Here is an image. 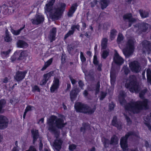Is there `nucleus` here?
Returning <instances> with one entry per match:
<instances>
[{
	"mask_svg": "<svg viewBox=\"0 0 151 151\" xmlns=\"http://www.w3.org/2000/svg\"><path fill=\"white\" fill-rule=\"evenodd\" d=\"M44 20L43 15L40 13L37 14L33 19L32 20L33 24H38L43 22Z\"/></svg>",
	"mask_w": 151,
	"mask_h": 151,
	"instance_id": "9b49d317",
	"label": "nucleus"
},
{
	"mask_svg": "<svg viewBox=\"0 0 151 151\" xmlns=\"http://www.w3.org/2000/svg\"><path fill=\"white\" fill-rule=\"evenodd\" d=\"M26 151H37L36 149L33 146H31L29 149Z\"/></svg>",
	"mask_w": 151,
	"mask_h": 151,
	"instance_id": "603ef678",
	"label": "nucleus"
},
{
	"mask_svg": "<svg viewBox=\"0 0 151 151\" xmlns=\"http://www.w3.org/2000/svg\"><path fill=\"white\" fill-rule=\"evenodd\" d=\"M125 86L127 88H129L131 92L138 93L140 90V87L137 82L135 76H130L129 79L126 81Z\"/></svg>",
	"mask_w": 151,
	"mask_h": 151,
	"instance_id": "39448f33",
	"label": "nucleus"
},
{
	"mask_svg": "<svg viewBox=\"0 0 151 151\" xmlns=\"http://www.w3.org/2000/svg\"><path fill=\"white\" fill-rule=\"evenodd\" d=\"M53 72L51 71L49 73L45 74L43 76V79L40 83V85H43L45 84L47 81L50 79V78L53 76Z\"/></svg>",
	"mask_w": 151,
	"mask_h": 151,
	"instance_id": "4468645a",
	"label": "nucleus"
},
{
	"mask_svg": "<svg viewBox=\"0 0 151 151\" xmlns=\"http://www.w3.org/2000/svg\"><path fill=\"white\" fill-rule=\"evenodd\" d=\"M80 58L81 61L82 62H85L86 60V58L83 55V53L82 52H80Z\"/></svg>",
	"mask_w": 151,
	"mask_h": 151,
	"instance_id": "c03bdc74",
	"label": "nucleus"
},
{
	"mask_svg": "<svg viewBox=\"0 0 151 151\" xmlns=\"http://www.w3.org/2000/svg\"><path fill=\"white\" fill-rule=\"evenodd\" d=\"M106 93H105L102 92L101 93V95L100 97V99L102 100L106 96Z\"/></svg>",
	"mask_w": 151,
	"mask_h": 151,
	"instance_id": "864d4df0",
	"label": "nucleus"
},
{
	"mask_svg": "<svg viewBox=\"0 0 151 151\" xmlns=\"http://www.w3.org/2000/svg\"><path fill=\"white\" fill-rule=\"evenodd\" d=\"M129 67L132 71L135 73H138L140 71L141 69V66L137 61H134L130 63Z\"/></svg>",
	"mask_w": 151,
	"mask_h": 151,
	"instance_id": "6e6552de",
	"label": "nucleus"
},
{
	"mask_svg": "<svg viewBox=\"0 0 151 151\" xmlns=\"http://www.w3.org/2000/svg\"><path fill=\"white\" fill-rule=\"evenodd\" d=\"M4 9L3 10V13L5 15L7 14H11L12 12L10 11L9 12L8 10V7H7L5 6V7L3 8Z\"/></svg>",
	"mask_w": 151,
	"mask_h": 151,
	"instance_id": "58836bf2",
	"label": "nucleus"
},
{
	"mask_svg": "<svg viewBox=\"0 0 151 151\" xmlns=\"http://www.w3.org/2000/svg\"><path fill=\"white\" fill-rule=\"evenodd\" d=\"M40 146H39V149L40 150H41L42 148V144L41 143V140H40Z\"/></svg>",
	"mask_w": 151,
	"mask_h": 151,
	"instance_id": "338daca9",
	"label": "nucleus"
},
{
	"mask_svg": "<svg viewBox=\"0 0 151 151\" xmlns=\"http://www.w3.org/2000/svg\"><path fill=\"white\" fill-rule=\"evenodd\" d=\"M5 103L6 101L2 99L0 100V113L4 112V110L3 108Z\"/></svg>",
	"mask_w": 151,
	"mask_h": 151,
	"instance_id": "c756f323",
	"label": "nucleus"
},
{
	"mask_svg": "<svg viewBox=\"0 0 151 151\" xmlns=\"http://www.w3.org/2000/svg\"><path fill=\"white\" fill-rule=\"evenodd\" d=\"M83 128L82 127L81 129V131H83V129L84 130H86L88 127H89V126L88 125H86V126L83 125Z\"/></svg>",
	"mask_w": 151,
	"mask_h": 151,
	"instance_id": "680f3d73",
	"label": "nucleus"
},
{
	"mask_svg": "<svg viewBox=\"0 0 151 151\" xmlns=\"http://www.w3.org/2000/svg\"><path fill=\"white\" fill-rule=\"evenodd\" d=\"M93 63L95 65H97L98 63V61L97 60V56L96 54L94 56Z\"/></svg>",
	"mask_w": 151,
	"mask_h": 151,
	"instance_id": "a18cd8bd",
	"label": "nucleus"
},
{
	"mask_svg": "<svg viewBox=\"0 0 151 151\" xmlns=\"http://www.w3.org/2000/svg\"><path fill=\"white\" fill-rule=\"evenodd\" d=\"M44 119L43 118H41L39 121L38 123L40 124L41 123H43L44 122Z\"/></svg>",
	"mask_w": 151,
	"mask_h": 151,
	"instance_id": "69168bd1",
	"label": "nucleus"
},
{
	"mask_svg": "<svg viewBox=\"0 0 151 151\" xmlns=\"http://www.w3.org/2000/svg\"><path fill=\"white\" fill-rule=\"evenodd\" d=\"M145 124L150 130H151V113L144 118Z\"/></svg>",
	"mask_w": 151,
	"mask_h": 151,
	"instance_id": "dca6fc26",
	"label": "nucleus"
},
{
	"mask_svg": "<svg viewBox=\"0 0 151 151\" xmlns=\"http://www.w3.org/2000/svg\"><path fill=\"white\" fill-rule=\"evenodd\" d=\"M110 77L111 84L112 85H114L115 81V78L114 77V76L112 71H111L110 73Z\"/></svg>",
	"mask_w": 151,
	"mask_h": 151,
	"instance_id": "ea45409f",
	"label": "nucleus"
},
{
	"mask_svg": "<svg viewBox=\"0 0 151 151\" xmlns=\"http://www.w3.org/2000/svg\"><path fill=\"white\" fill-rule=\"evenodd\" d=\"M69 78L70 79V80L71 82L74 85V84H75L76 83V81L75 80L73 79L71 76H70Z\"/></svg>",
	"mask_w": 151,
	"mask_h": 151,
	"instance_id": "5fc2aeb1",
	"label": "nucleus"
},
{
	"mask_svg": "<svg viewBox=\"0 0 151 151\" xmlns=\"http://www.w3.org/2000/svg\"><path fill=\"white\" fill-rule=\"evenodd\" d=\"M9 52V51H6V52H2L1 55L3 57H7L8 55Z\"/></svg>",
	"mask_w": 151,
	"mask_h": 151,
	"instance_id": "49530a36",
	"label": "nucleus"
},
{
	"mask_svg": "<svg viewBox=\"0 0 151 151\" xmlns=\"http://www.w3.org/2000/svg\"><path fill=\"white\" fill-rule=\"evenodd\" d=\"M5 40L7 42L11 41L12 40V37L10 36L8 30H6V36L4 37Z\"/></svg>",
	"mask_w": 151,
	"mask_h": 151,
	"instance_id": "473e14b6",
	"label": "nucleus"
},
{
	"mask_svg": "<svg viewBox=\"0 0 151 151\" xmlns=\"http://www.w3.org/2000/svg\"><path fill=\"white\" fill-rule=\"evenodd\" d=\"M108 39L106 38H103L101 42V49H105L107 47V44Z\"/></svg>",
	"mask_w": 151,
	"mask_h": 151,
	"instance_id": "a878e982",
	"label": "nucleus"
},
{
	"mask_svg": "<svg viewBox=\"0 0 151 151\" xmlns=\"http://www.w3.org/2000/svg\"><path fill=\"white\" fill-rule=\"evenodd\" d=\"M33 138V142H35L36 140L38 137V130L36 129H33L31 131Z\"/></svg>",
	"mask_w": 151,
	"mask_h": 151,
	"instance_id": "cd10ccee",
	"label": "nucleus"
},
{
	"mask_svg": "<svg viewBox=\"0 0 151 151\" xmlns=\"http://www.w3.org/2000/svg\"><path fill=\"white\" fill-rule=\"evenodd\" d=\"M145 147H146V148H147L149 146V144L148 142L146 141L145 142Z\"/></svg>",
	"mask_w": 151,
	"mask_h": 151,
	"instance_id": "774afa93",
	"label": "nucleus"
},
{
	"mask_svg": "<svg viewBox=\"0 0 151 151\" xmlns=\"http://www.w3.org/2000/svg\"><path fill=\"white\" fill-rule=\"evenodd\" d=\"M33 108L34 107L33 106H27L25 109L24 111H26V113H27V111H31L33 109Z\"/></svg>",
	"mask_w": 151,
	"mask_h": 151,
	"instance_id": "de8ad7c7",
	"label": "nucleus"
},
{
	"mask_svg": "<svg viewBox=\"0 0 151 151\" xmlns=\"http://www.w3.org/2000/svg\"><path fill=\"white\" fill-rule=\"evenodd\" d=\"M79 27V26L78 25L73 26L71 28L72 29L71 30L69 31L67 33V34L65 35V38L66 39L68 36H70L71 35H72L74 32V31L75 29L76 28L78 30H79L80 28Z\"/></svg>",
	"mask_w": 151,
	"mask_h": 151,
	"instance_id": "f3484780",
	"label": "nucleus"
},
{
	"mask_svg": "<svg viewBox=\"0 0 151 151\" xmlns=\"http://www.w3.org/2000/svg\"><path fill=\"white\" fill-rule=\"evenodd\" d=\"M75 107L77 112L84 113L88 114L93 113L96 109L95 108L91 109L89 108L86 105L83 104L79 102H78L75 104Z\"/></svg>",
	"mask_w": 151,
	"mask_h": 151,
	"instance_id": "423d86ee",
	"label": "nucleus"
},
{
	"mask_svg": "<svg viewBox=\"0 0 151 151\" xmlns=\"http://www.w3.org/2000/svg\"><path fill=\"white\" fill-rule=\"evenodd\" d=\"M148 101L146 99H144L142 102L137 101L132 102L125 106V108L127 112L130 114L132 112L134 113L138 112L140 110L146 109L148 108Z\"/></svg>",
	"mask_w": 151,
	"mask_h": 151,
	"instance_id": "20e7f679",
	"label": "nucleus"
},
{
	"mask_svg": "<svg viewBox=\"0 0 151 151\" xmlns=\"http://www.w3.org/2000/svg\"><path fill=\"white\" fill-rule=\"evenodd\" d=\"M64 119L63 116H61L60 118H57L55 116H52L47 120V123L50 126L49 130L54 132L56 137L53 146L57 151H59L61 149L63 142L58 137L60 132L54 130L53 127L55 126L58 128H61L64 127L65 124L64 122Z\"/></svg>",
	"mask_w": 151,
	"mask_h": 151,
	"instance_id": "f257e3e1",
	"label": "nucleus"
},
{
	"mask_svg": "<svg viewBox=\"0 0 151 151\" xmlns=\"http://www.w3.org/2000/svg\"><path fill=\"white\" fill-rule=\"evenodd\" d=\"M79 92L77 89L73 90L70 93V99L72 101H73L76 98V96Z\"/></svg>",
	"mask_w": 151,
	"mask_h": 151,
	"instance_id": "6ab92c4d",
	"label": "nucleus"
},
{
	"mask_svg": "<svg viewBox=\"0 0 151 151\" xmlns=\"http://www.w3.org/2000/svg\"><path fill=\"white\" fill-rule=\"evenodd\" d=\"M97 1L96 0H94L93 2H91V5L92 7L94 6L97 4Z\"/></svg>",
	"mask_w": 151,
	"mask_h": 151,
	"instance_id": "13d9d810",
	"label": "nucleus"
},
{
	"mask_svg": "<svg viewBox=\"0 0 151 151\" xmlns=\"http://www.w3.org/2000/svg\"><path fill=\"white\" fill-rule=\"evenodd\" d=\"M19 148L18 147H14L12 150V151H19Z\"/></svg>",
	"mask_w": 151,
	"mask_h": 151,
	"instance_id": "0e129e2a",
	"label": "nucleus"
},
{
	"mask_svg": "<svg viewBox=\"0 0 151 151\" xmlns=\"http://www.w3.org/2000/svg\"><path fill=\"white\" fill-rule=\"evenodd\" d=\"M55 0H48V3L45 7V12L47 16L52 19H58L62 14L66 5L63 3L59 4L58 6L53 8L52 5Z\"/></svg>",
	"mask_w": 151,
	"mask_h": 151,
	"instance_id": "f03ea898",
	"label": "nucleus"
},
{
	"mask_svg": "<svg viewBox=\"0 0 151 151\" xmlns=\"http://www.w3.org/2000/svg\"><path fill=\"white\" fill-rule=\"evenodd\" d=\"M130 72L127 66H124L122 70V73H124L127 75Z\"/></svg>",
	"mask_w": 151,
	"mask_h": 151,
	"instance_id": "e433bc0d",
	"label": "nucleus"
},
{
	"mask_svg": "<svg viewBox=\"0 0 151 151\" xmlns=\"http://www.w3.org/2000/svg\"><path fill=\"white\" fill-rule=\"evenodd\" d=\"M77 7V5L76 4H73L72 6L70 9L68 13V15L69 17H70L72 16V15L76 9Z\"/></svg>",
	"mask_w": 151,
	"mask_h": 151,
	"instance_id": "aec40b11",
	"label": "nucleus"
},
{
	"mask_svg": "<svg viewBox=\"0 0 151 151\" xmlns=\"http://www.w3.org/2000/svg\"><path fill=\"white\" fill-rule=\"evenodd\" d=\"M24 28V27L20 28L17 30H15L13 29H12L11 30V32L14 35H19L21 30H22Z\"/></svg>",
	"mask_w": 151,
	"mask_h": 151,
	"instance_id": "c9c22d12",
	"label": "nucleus"
},
{
	"mask_svg": "<svg viewBox=\"0 0 151 151\" xmlns=\"http://www.w3.org/2000/svg\"><path fill=\"white\" fill-rule=\"evenodd\" d=\"M140 13L141 17L143 18L147 17L148 16V13L147 12L140 11Z\"/></svg>",
	"mask_w": 151,
	"mask_h": 151,
	"instance_id": "4c0bfd02",
	"label": "nucleus"
},
{
	"mask_svg": "<svg viewBox=\"0 0 151 151\" xmlns=\"http://www.w3.org/2000/svg\"><path fill=\"white\" fill-rule=\"evenodd\" d=\"M147 81L151 84V71L149 69L147 70Z\"/></svg>",
	"mask_w": 151,
	"mask_h": 151,
	"instance_id": "72a5a7b5",
	"label": "nucleus"
},
{
	"mask_svg": "<svg viewBox=\"0 0 151 151\" xmlns=\"http://www.w3.org/2000/svg\"><path fill=\"white\" fill-rule=\"evenodd\" d=\"M17 52H15L13 56H12L11 58V61L13 62L18 58V55L17 54Z\"/></svg>",
	"mask_w": 151,
	"mask_h": 151,
	"instance_id": "79ce46f5",
	"label": "nucleus"
},
{
	"mask_svg": "<svg viewBox=\"0 0 151 151\" xmlns=\"http://www.w3.org/2000/svg\"><path fill=\"white\" fill-rule=\"evenodd\" d=\"M56 28H53L50 31V32L49 36V38L51 42L55 39V37L56 34Z\"/></svg>",
	"mask_w": 151,
	"mask_h": 151,
	"instance_id": "a211bd4d",
	"label": "nucleus"
},
{
	"mask_svg": "<svg viewBox=\"0 0 151 151\" xmlns=\"http://www.w3.org/2000/svg\"><path fill=\"white\" fill-rule=\"evenodd\" d=\"M8 10L9 12L11 11L12 12L11 13H12L13 12L14 9L13 6H10L8 8Z\"/></svg>",
	"mask_w": 151,
	"mask_h": 151,
	"instance_id": "6e6d98bb",
	"label": "nucleus"
},
{
	"mask_svg": "<svg viewBox=\"0 0 151 151\" xmlns=\"http://www.w3.org/2000/svg\"><path fill=\"white\" fill-rule=\"evenodd\" d=\"M27 73V71H18L15 76V78L17 81H19L23 79Z\"/></svg>",
	"mask_w": 151,
	"mask_h": 151,
	"instance_id": "ddd939ff",
	"label": "nucleus"
},
{
	"mask_svg": "<svg viewBox=\"0 0 151 151\" xmlns=\"http://www.w3.org/2000/svg\"><path fill=\"white\" fill-rule=\"evenodd\" d=\"M118 138L115 136H113L111 138V144L113 145H117L118 144Z\"/></svg>",
	"mask_w": 151,
	"mask_h": 151,
	"instance_id": "2f4dec72",
	"label": "nucleus"
},
{
	"mask_svg": "<svg viewBox=\"0 0 151 151\" xmlns=\"http://www.w3.org/2000/svg\"><path fill=\"white\" fill-rule=\"evenodd\" d=\"M130 136L138 137V134L134 133L132 132H130L127 134L124 137H122L121 139L120 145L124 151L127 150V139Z\"/></svg>",
	"mask_w": 151,
	"mask_h": 151,
	"instance_id": "0eeeda50",
	"label": "nucleus"
},
{
	"mask_svg": "<svg viewBox=\"0 0 151 151\" xmlns=\"http://www.w3.org/2000/svg\"><path fill=\"white\" fill-rule=\"evenodd\" d=\"M125 96V94L124 92H122L120 93L119 98L120 103L121 104H123L125 102V100L124 99Z\"/></svg>",
	"mask_w": 151,
	"mask_h": 151,
	"instance_id": "c85d7f7f",
	"label": "nucleus"
},
{
	"mask_svg": "<svg viewBox=\"0 0 151 151\" xmlns=\"http://www.w3.org/2000/svg\"><path fill=\"white\" fill-rule=\"evenodd\" d=\"M78 84L80 87L82 89L83 86V82L82 81H80L79 82Z\"/></svg>",
	"mask_w": 151,
	"mask_h": 151,
	"instance_id": "e2e57ef3",
	"label": "nucleus"
},
{
	"mask_svg": "<svg viewBox=\"0 0 151 151\" xmlns=\"http://www.w3.org/2000/svg\"><path fill=\"white\" fill-rule=\"evenodd\" d=\"M17 54L18 55L19 54V59H22L24 58L28 55V52L26 51H22L21 52L20 51H18Z\"/></svg>",
	"mask_w": 151,
	"mask_h": 151,
	"instance_id": "4be33fe9",
	"label": "nucleus"
},
{
	"mask_svg": "<svg viewBox=\"0 0 151 151\" xmlns=\"http://www.w3.org/2000/svg\"><path fill=\"white\" fill-rule=\"evenodd\" d=\"M114 61L117 64L121 65L124 63L123 59L119 56L116 51L115 52L114 58Z\"/></svg>",
	"mask_w": 151,
	"mask_h": 151,
	"instance_id": "2eb2a0df",
	"label": "nucleus"
},
{
	"mask_svg": "<svg viewBox=\"0 0 151 151\" xmlns=\"http://www.w3.org/2000/svg\"><path fill=\"white\" fill-rule=\"evenodd\" d=\"M32 91L33 92H39L40 89L39 87L37 86H35L32 87Z\"/></svg>",
	"mask_w": 151,
	"mask_h": 151,
	"instance_id": "37998d69",
	"label": "nucleus"
},
{
	"mask_svg": "<svg viewBox=\"0 0 151 151\" xmlns=\"http://www.w3.org/2000/svg\"><path fill=\"white\" fill-rule=\"evenodd\" d=\"M8 80L7 78L3 79L1 80V81L3 83H6L8 82Z\"/></svg>",
	"mask_w": 151,
	"mask_h": 151,
	"instance_id": "052dcab7",
	"label": "nucleus"
},
{
	"mask_svg": "<svg viewBox=\"0 0 151 151\" xmlns=\"http://www.w3.org/2000/svg\"><path fill=\"white\" fill-rule=\"evenodd\" d=\"M100 86V83L98 82L96 86V93H98L99 91V89Z\"/></svg>",
	"mask_w": 151,
	"mask_h": 151,
	"instance_id": "3c124183",
	"label": "nucleus"
},
{
	"mask_svg": "<svg viewBox=\"0 0 151 151\" xmlns=\"http://www.w3.org/2000/svg\"><path fill=\"white\" fill-rule=\"evenodd\" d=\"M100 3L102 9H103L105 8L107 6L108 1V0H100Z\"/></svg>",
	"mask_w": 151,
	"mask_h": 151,
	"instance_id": "7c9ffc66",
	"label": "nucleus"
},
{
	"mask_svg": "<svg viewBox=\"0 0 151 151\" xmlns=\"http://www.w3.org/2000/svg\"><path fill=\"white\" fill-rule=\"evenodd\" d=\"M76 146L74 145H70L69 146V149L70 150H73L76 148Z\"/></svg>",
	"mask_w": 151,
	"mask_h": 151,
	"instance_id": "8fccbe9b",
	"label": "nucleus"
},
{
	"mask_svg": "<svg viewBox=\"0 0 151 151\" xmlns=\"http://www.w3.org/2000/svg\"><path fill=\"white\" fill-rule=\"evenodd\" d=\"M116 119L117 117L116 116L114 117L112 121V124L113 126L116 127L118 129H120L121 127V124L120 123H118Z\"/></svg>",
	"mask_w": 151,
	"mask_h": 151,
	"instance_id": "b1692460",
	"label": "nucleus"
},
{
	"mask_svg": "<svg viewBox=\"0 0 151 151\" xmlns=\"http://www.w3.org/2000/svg\"><path fill=\"white\" fill-rule=\"evenodd\" d=\"M117 32L115 29H112L111 31L110 38L111 40H113L115 37Z\"/></svg>",
	"mask_w": 151,
	"mask_h": 151,
	"instance_id": "f704fd0d",
	"label": "nucleus"
},
{
	"mask_svg": "<svg viewBox=\"0 0 151 151\" xmlns=\"http://www.w3.org/2000/svg\"><path fill=\"white\" fill-rule=\"evenodd\" d=\"M17 45V47L20 48L25 47L28 46L26 42L20 40L18 41Z\"/></svg>",
	"mask_w": 151,
	"mask_h": 151,
	"instance_id": "393cba45",
	"label": "nucleus"
},
{
	"mask_svg": "<svg viewBox=\"0 0 151 151\" xmlns=\"http://www.w3.org/2000/svg\"><path fill=\"white\" fill-rule=\"evenodd\" d=\"M147 90L146 89H144L143 91L140 92L139 93V96L141 98H143V96L145 94V93L146 92Z\"/></svg>",
	"mask_w": 151,
	"mask_h": 151,
	"instance_id": "09e8293b",
	"label": "nucleus"
},
{
	"mask_svg": "<svg viewBox=\"0 0 151 151\" xmlns=\"http://www.w3.org/2000/svg\"><path fill=\"white\" fill-rule=\"evenodd\" d=\"M60 85L59 79L56 77H54L52 86L50 88L51 92L53 93L59 88Z\"/></svg>",
	"mask_w": 151,
	"mask_h": 151,
	"instance_id": "f8f14e48",
	"label": "nucleus"
},
{
	"mask_svg": "<svg viewBox=\"0 0 151 151\" xmlns=\"http://www.w3.org/2000/svg\"><path fill=\"white\" fill-rule=\"evenodd\" d=\"M124 38L122 35L119 33L117 38V42L120 48L122 49L123 52L126 57H129L133 52L134 49V41L132 39L128 40L126 45L124 46L120 43Z\"/></svg>",
	"mask_w": 151,
	"mask_h": 151,
	"instance_id": "7ed1b4c3",
	"label": "nucleus"
},
{
	"mask_svg": "<svg viewBox=\"0 0 151 151\" xmlns=\"http://www.w3.org/2000/svg\"><path fill=\"white\" fill-rule=\"evenodd\" d=\"M114 108V104L113 103L110 104L109 105V108L110 110H112Z\"/></svg>",
	"mask_w": 151,
	"mask_h": 151,
	"instance_id": "4d7b16f0",
	"label": "nucleus"
},
{
	"mask_svg": "<svg viewBox=\"0 0 151 151\" xmlns=\"http://www.w3.org/2000/svg\"><path fill=\"white\" fill-rule=\"evenodd\" d=\"M8 120L5 116L0 115V129H3L6 128L8 125Z\"/></svg>",
	"mask_w": 151,
	"mask_h": 151,
	"instance_id": "9d476101",
	"label": "nucleus"
},
{
	"mask_svg": "<svg viewBox=\"0 0 151 151\" xmlns=\"http://www.w3.org/2000/svg\"><path fill=\"white\" fill-rule=\"evenodd\" d=\"M53 61V58H51L50 59L46 62H45L44 65L41 69L42 70H44L46 69V68L49 66L52 63Z\"/></svg>",
	"mask_w": 151,
	"mask_h": 151,
	"instance_id": "5701e85b",
	"label": "nucleus"
},
{
	"mask_svg": "<svg viewBox=\"0 0 151 151\" xmlns=\"http://www.w3.org/2000/svg\"><path fill=\"white\" fill-rule=\"evenodd\" d=\"M124 18L125 19H127L130 23H133L137 20L132 18V15L131 14H127L124 16Z\"/></svg>",
	"mask_w": 151,
	"mask_h": 151,
	"instance_id": "412c9836",
	"label": "nucleus"
},
{
	"mask_svg": "<svg viewBox=\"0 0 151 151\" xmlns=\"http://www.w3.org/2000/svg\"><path fill=\"white\" fill-rule=\"evenodd\" d=\"M102 140L103 142L104 146L105 147H107L109 144V141L104 138H102Z\"/></svg>",
	"mask_w": 151,
	"mask_h": 151,
	"instance_id": "a19ab883",
	"label": "nucleus"
},
{
	"mask_svg": "<svg viewBox=\"0 0 151 151\" xmlns=\"http://www.w3.org/2000/svg\"><path fill=\"white\" fill-rule=\"evenodd\" d=\"M137 27L138 28V31L139 32H145L147 31L150 28V26L149 24L143 22L138 25V27L137 26L135 27V29H136V28Z\"/></svg>",
	"mask_w": 151,
	"mask_h": 151,
	"instance_id": "1a4fd4ad",
	"label": "nucleus"
},
{
	"mask_svg": "<svg viewBox=\"0 0 151 151\" xmlns=\"http://www.w3.org/2000/svg\"><path fill=\"white\" fill-rule=\"evenodd\" d=\"M124 114L125 115L128 124H130L131 123V121L130 119L125 114Z\"/></svg>",
	"mask_w": 151,
	"mask_h": 151,
	"instance_id": "bf43d9fd",
	"label": "nucleus"
},
{
	"mask_svg": "<svg viewBox=\"0 0 151 151\" xmlns=\"http://www.w3.org/2000/svg\"><path fill=\"white\" fill-rule=\"evenodd\" d=\"M109 54V50L108 49L106 50L105 49H101V55L103 58H106L108 55Z\"/></svg>",
	"mask_w": 151,
	"mask_h": 151,
	"instance_id": "bb28decb",
	"label": "nucleus"
}]
</instances>
